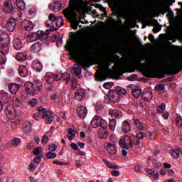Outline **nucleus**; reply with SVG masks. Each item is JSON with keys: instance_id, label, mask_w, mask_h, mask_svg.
I'll list each match as a JSON object with an SVG mask.
<instances>
[{"instance_id": "1", "label": "nucleus", "mask_w": 182, "mask_h": 182, "mask_svg": "<svg viewBox=\"0 0 182 182\" xmlns=\"http://www.w3.org/2000/svg\"><path fill=\"white\" fill-rule=\"evenodd\" d=\"M69 6L63 10V15L65 18L71 21V28L76 30L80 23L76 19V16H77L76 12H78V14H85L86 6L83 4V0H70Z\"/></svg>"}, {"instance_id": "2", "label": "nucleus", "mask_w": 182, "mask_h": 182, "mask_svg": "<svg viewBox=\"0 0 182 182\" xmlns=\"http://www.w3.org/2000/svg\"><path fill=\"white\" fill-rule=\"evenodd\" d=\"M89 48H90V42L87 38L80 41L77 44H76L74 39L70 38L65 46V50H68L71 56H75V55L77 54L86 55L89 53Z\"/></svg>"}, {"instance_id": "3", "label": "nucleus", "mask_w": 182, "mask_h": 182, "mask_svg": "<svg viewBox=\"0 0 182 182\" xmlns=\"http://www.w3.org/2000/svg\"><path fill=\"white\" fill-rule=\"evenodd\" d=\"M110 62L105 61L100 65V71L96 73V79L98 82H103L110 76L112 70L109 68Z\"/></svg>"}, {"instance_id": "4", "label": "nucleus", "mask_w": 182, "mask_h": 182, "mask_svg": "<svg viewBox=\"0 0 182 182\" xmlns=\"http://www.w3.org/2000/svg\"><path fill=\"white\" fill-rule=\"evenodd\" d=\"M33 117L37 121H39V117H42L46 123H52L54 119L53 115L52 114V111H48L43 107H39L38 114H34Z\"/></svg>"}, {"instance_id": "5", "label": "nucleus", "mask_w": 182, "mask_h": 182, "mask_svg": "<svg viewBox=\"0 0 182 182\" xmlns=\"http://www.w3.org/2000/svg\"><path fill=\"white\" fill-rule=\"evenodd\" d=\"M166 2H167L168 4H163L160 5L159 12H160V14H162V15H164V14L168 12L169 16H171V18H173L174 16V13L173 12V10H171V8H170V6H173V4L176 2V0H166Z\"/></svg>"}, {"instance_id": "6", "label": "nucleus", "mask_w": 182, "mask_h": 182, "mask_svg": "<svg viewBox=\"0 0 182 182\" xmlns=\"http://www.w3.org/2000/svg\"><path fill=\"white\" fill-rule=\"evenodd\" d=\"M91 126L94 129H97V127H102V129H107V122L103 119L99 115H95L91 121Z\"/></svg>"}, {"instance_id": "7", "label": "nucleus", "mask_w": 182, "mask_h": 182, "mask_svg": "<svg viewBox=\"0 0 182 182\" xmlns=\"http://www.w3.org/2000/svg\"><path fill=\"white\" fill-rule=\"evenodd\" d=\"M0 42H3L1 44V50L3 53H8L9 52V36L5 32L0 33Z\"/></svg>"}, {"instance_id": "8", "label": "nucleus", "mask_w": 182, "mask_h": 182, "mask_svg": "<svg viewBox=\"0 0 182 182\" xmlns=\"http://www.w3.org/2000/svg\"><path fill=\"white\" fill-rule=\"evenodd\" d=\"M20 18L21 14L11 16V18H9L6 23V28L7 31L9 32H14L16 26V21H19Z\"/></svg>"}, {"instance_id": "9", "label": "nucleus", "mask_w": 182, "mask_h": 182, "mask_svg": "<svg viewBox=\"0 0 182 182\" xmlns=\"http://www.w3.org/2000/svg\"><path fill=\"white\" fill-rule=\"evenodd\" d=\"M119 146L125 150L133 148V137L125 135L124 139H122L119 141Z\"/></svg>"}, {"instance_id": "10", "label": "nucleus", "mask_w": 182, "mask_h": 182, "mask_svg": "<svg viewBox=\"0 0 182 182\" xmlns=\"http://www.w3.org/2000/svg\"><path fill=\"white\" fill-rule=\"evenodd\" d=\"M79 63L82 68H90L93 64V58L90 55H86L80 60Z\"/></svg>"}, {"instance_id": "11", "label": "nucleus", "mask_w": 182, "mask_h": 182, "mask_svg": "<svg viewBox=\"0 0 182 182\" xmlns=\"http://www.w3.org/2000/svg\"><path fill=\"white\" fill-rule=\"evenodd\" d=\"M3 9L4 12H6V14H11V16L14 15H21V11H15V10H14V9L12 8V4H9L8 1H6L4 4Z\"/></svg>"}, {"instance_id": "12", "label": "nucleus", "mask_w": 182, "mask_h": 182, "mask_svg": "<svg viewBox=\"0 0 182 182\" xmlns=\"http://www.w3.org/2000/svg\"><path fill=\"white\" fill-rule=\"evenodd\" d=\"M5 114L9 120H14L16 117V110L11 105H8L5 109Z\"/></svg>"}, {"instance_id": "13", "label": "nucleus", "mask_w": 182, "mask_h": 182, "mask_svg": "<svg viewBox=\"0 0 182 182\" xmlns=\"http://www.w3.org/2000/svg\"><path fill=\"white\" fill-rule=\"evenodd\" d=\"M177 69H182V60H178L168 68V70L171 73V75L178 73V72H177Z\"/></svg>"}, {"instance_id": "14", "label": "nucleus", "mask_w": 182, "mask_h": 182, "mask_svg": "<svg viewBox=\"0 0 182 182\" xmlns=\"http://www.w3.org/2000/svg\"><path fill=\"white\" fill-rule=\"evenodd\" d=\"M24 87L28 95H31V96H35L36 89H35V85H33V83L31 82H27L25 83Z\"/></svg>"}, {"instance_id": "15", "label": "nucleus", "mask_w": 182, "mask_h": 182, "mask_svg": "<svg viewBox=\"0 0 182 182\" xmlns=\"http://www.w3.org/2000/svg\"><path fill=\"white\" fill-rule=\"evenodd\" d=\"M120 96L116 90L111 91L109 92V100L114 103H117L120 102Z\"/></svg>"}, {"instance_id": "16", "label": "nucleus", "mask_w": 182, "mask_h": 182, "mask_svg": "<svg viewBox=\"0 0 182 182\" xmlns=\"http://www.w3.org/2000/svg\"><path fill=\"white\" fill-rule=\"evenodd\" d=\"M77 113L79 117L81 119H85L87 116V108L85 106H80L77 109Z\"/></svg>"}, {"instance_id": "17", "label": "nucleus", "mask_w": 182, "mask_h": 182, "mask_svg": "<svg viewBox=\"0 0 182 182\" xmlns=\"http://www.w3.org/2000/svg\"><path fill=\"white\" fill-rule=\"evenodd\" d=\"M0 100H1L3 103H9V102H11V95H9V93L8 92L1 91Z\"/></svg>"}, {"instance_id": "18", "label": "nucleus", "mask_w": 182, "mask_h": 182, "mask_svg": "<svg viewBox=\"0 0 182 182\" xmlns=\"http://www.w3.org/2000/svg\"><path fill=\"white\" fill-rule=\"evenodd\" d=\"M42 43L36 42L31 46L30 49L33 53H39L42 50Z\"/></svg>"}, {"instance_id": "19", "label": "nucleus", "mask_w": 182, "mask_h": 182, "mask_svg": "<svg viewBox=\"0 0 182 182\" xmlns=\"http://www.w3.org/2000/svg\"><path fill=\"white\" fill-rule=\"evenodd\" d=\"M13 46L16 50H21L23 48V43L21 38H16L13 41Z\"/></svg>"}, {"instance_id": "20", "label": "nucleus", "mask_w": 182, "mask_h": 182, "mask_svg": "<svg viewBox=\"0 0 182 182\" xmlns=\"http://www.w3.org/2000/svg\"><path fill=\"white\" fill-rule=\"evenodd\" d=\"M22 26L25 31L33 30V23L29 20H24L22 22Z\"/></svg>"}, {"instance_id": "21", "label": "nucleus", "mask_w": 182, "mask_h": 182, "mask_svg": "<svg viewBox=\"0 0 182 182\" xmlns=\"http://www.w3.org/2000/svg\"><path fill=\"white\" fill-rule=\"evenodd\" d=\"M19 85L16 83H10L9 85V90L12 95H16V93H18V91L19 90Z\"/></svg>"}, {"instance_id": "22", "label": "nucleus", "mask_w": 182, "mask_h": 182, "mask_svg": "<svg viewBox=\"0 0 182 182\" xmlns=\"http://www.w3.org/2000/svg\"><path fill=\"white\" fill-rule=\"evenodd\" d=\"M85 95H86L85 90L83 89L77 90L75 95L76 100H78V102H80L85 97Z\"/></svg>"}, {"instance_id": "23", "label": "nucleus", "mask_w": 182, "mask_h": 182, "mask_svg": "<svg viewBox=\"0 0 182 182\" xmlns=\"http://www.w3.org/2000/svg\"><path fill=\"white\" fill-rule=\"evenodd\" d=\"M50 9L54 12H59L62 9V4L60 1H55L54 4H50Z\"/></svg>"}, {"instance_id": "24", "label": "nucleus", "mask_w": 182, "mask_h": 182, "mask_svg": "<svg viewBox=\"0 0 182 182\" xmlns=\"http://www.w3.org/2000/svg\"><path fill=\"white\" fill-rule=\"evenodd\" d=\"M23 132L24 133H31L32 132V123L29 121H26L23 124Z\"/></svg>"}, {"instance_id": "25", "label": "nucleus", "mask_w": 182, "mask_h": 182, "mask_svg": "<svg viewBox=\"0 0 182 182\" xmlns=\"http://www.w3.org/2000/svg\"><path fill=\"white\" fill-rule=\"evenodd\" d=\"M28 68L25 65H20L18 68V75L22 77H26L28 76Z\"/></svg>"}, {"instance_id": "26", "label": "nucleus", "mask_w": 182, "mask_h": 182, "mask_svg": "<svg viewBox=\"0 0 182 182\" xmlns=\"http://www.w3.org/2000/svg\"><path fill=\"white\" fill-rule=\"evenodd\" d=\"M111 116L112 117H115V119H120L123 116V114L122 113V111L114 109L112 111L109 112Z\"/></svg>"}, {"instance_id": "27", "label": "nucleus", "mask_w": 182, "mask_h": 182, "mask_svg": "<svg viewBox=\"0 0 182 182\" xmlns=\"http://www.w3.org/2000/svg\"><path fill=\"white\" fill-rule=\"evenodd\" d=\"M32 66L33 68V70H36L37 72H41L43 68L42 63L38 60L33 61Z\"/></svg>"}, {"instance_id": "28", "label": "nucleus", "mask_w": 182, "mask_h": 182, "mask_svg": "<svg viewBox=\"0 0 182 182\" xmlns=\"http://www.w3.org/2000/svg\"><path fill=\"white\" fill-rule=\"evenodd\" d=\"M44 80L46 82L47 85H53V77L52 73H47L44 77Z\"/></svg>"}, {"instance_id": "29", "label": "nucleus", "mask_w": 182, "mask_h": 182, "mask_svg": "<svg viewBox=\"0 0 182 182\" xmlns=\"http://www.w3.org/2000/svg\"><path fill=\"white\" fill-rule=\"evenodd\" d=\"M153 99V93L151 92H144L142 94V100L149 102Z\"/></svg>"}, {"instance_id": "30", "label": "nucleus", "mask_w": 182, "mask_h": 182, "mask_svg": "<svg viewBox=\"0 0 182 182\" xmlns=\"http://www.w3.org/2000/svg\"><path fill=\"white\" fill-rule=\"evenodd\" d=\"M102 161L105 164V166H108L109 168H114V170H119V168L118 165L114 163H110L106 159H103Z\"/></svg>"}, {"instance_id": "31", "label": "nucleus", "mask_w": 182, "mask_h": 182, "mask_svg": "<svg viewBox=\"0 0 182 182\" xmlns=\"http://www.w3.org/2000/svg\"><path fill=\"white\" fill-rule=\"evenodd\" d=\"M117 93H118V95L121 99L126 96L127 91H126V89L122 87H117L116 90Z\"/></svg>"}, {"instance_id": "32", "label": "nucleus", "mask_w": 182, "mask_h": 182, "mask_svg": "<svg viewBox=\"0 0 182 182\" xmlns=\"http://www.w3.org/2000/svg\"><path fill=\"white\" fill-rule=\"evenodd\" d=\"M148 65L150 69H157L160 66V64L156 60H151L148 62Z\"/></svg>"}, {"instance_id": "33", "label": "nucleus", "mask_w": 182, "mask_h": 182, "mask_svg": "<svg viewBox=\"0 0 182 182\" xmlns=\"http://www.w3.org/2000/svg\"><path fill=\"white\" fill-rule=\"evenodd\" d=\"M16 60H18V62H25V60L27 59L26 53H18L16 55Z\"/></svg>"}, {"instance_id": "34", "label": "nucleus", "mask_w": 182, "mask_h": 182, "mask_svg": "<svg viewBox=\"0 0 182 182\" xmlns=\"http://www.w3.org/2000/svg\"><path fill=\"white\" fill-rule=\"evenodd\" d=\"M107 151H108V153H110V154H115L116 146H114V144H111V143L107 144Z\"/></svg>"}, {"instance_id": "35", "label": "nucleus", "mask_w": 182, "mask_h": 182, "mask_svg": "<svg viewBox=\"0 0 182 182\" xmlns=\"http://www.w3.org/2000/svg\"><path fill=\"white\" fill-rule=\"evenodd\" d=\"M122 132L124 133H129L130 132V124L127 121H124L122 122Z\"/></svg>"}, {"instance_id": "36", "label": "nucleus", "mask_w": 182, "mask_h": 182, "mask_svg": "<svg viewBox=\"0 0 182 182\" xmlns=\"http://www.w3.org/2000/svg\"><path fill=\"white\" fill-rule=\"evenodd\" d=\"M34 87L37 92H41L42 90V87H43V85L42 84V82L39 80H37L34 82Z\"/></svg>"}, {"instance_id": "37", "label": "nucleus", "mask_w": 182, "mask_h": 182, "mask_svg": "<svg viewBox=\"0 0 182 182\" xmlns=\"http://www.w3.org/2000/svg\"><path fill=\"white\" fill-rule=\"evenodd\" d=\"M132 93L135 97V99H139L140 97V95H141V90L140 89H132Z\"/></svg>"}, {"instance_id": "38", "label": "nucleus", "mask_w": 182, "mask_h": 182, "mask_svg": "<svg viewBox=\"0 0 182 182\" xmlns=\"http://www.w3.org/2000/svg\"><path fill=\"white\" fill-rule=\"evenodd\" d=\"M61 79H63V80L65 82L66 85H68L70 80V74H69V73L61 74Z\"/></svg>"}, {"instance_id": "39", "label": "nucleus", "mask_w": 182, "mask_h": 182, "mask_svg": "<svg viewBox=\"0 0 182 182\" xmlns=\"http://www.w3.org/2000/svg\"><path fill=\"white\" fill-rule=\"evenodd\" d=\"M74 73L76 76H78V77L80 79L82 76L80 75V73H82V68L79 67V65H74Z\"/></svg>"}, {"instance_id": "40", "label": "nucleus", "mask_w": 182, "mask_h": 182, "mask_svg": "<svg viewBox=\"0 0 182 182\" xmlns=\"http://www.w3.org/2000/svg\"><path fill=\"white\" fill-rule=\"evenodd\" d=\"M55 21V25L58 28H62V26H63V16H60L57 17Z\"/></svg>"}, {"instance_id": "41", "label": "nucleus", "mask_w": 182, "mask_h": 182, "mask_svg": "<svg viewBox=\"0 0 182 182\" xmlns=\"http://www.w3.org/2000/svg\"><path fill=\"white\" fill-rule=\"evenodd\" d=\"M134 123L136 127V129H138L139 130H143L144 129V126L143 125V124L141 123V122H140L139 119H134Z\"/></svg>"}, {"instance_id": "42", "label": "nucleus", "mask_w": 182, "mask_h": 182, "mask_svg": "<svg viewBox=\"0 0 182 182\" xmlns=\"http://www.w3.org/2000/svg\"><path fill=\"white\" fill-rule=\"evenodd\" d=\"M16 4L17 5V7L19 9H21V11H23V9H25V1H23V0H16Z\"/></svg>"}, {"instance_id": "43", "label": "nucleus", "mask_w": 182, "mask_h": 182, "mask_svg": "<svg viewBox=\"0 0 182 182\" xmlns=\"http://www.w3.org/2000/svg\"><path fill=\"white\" fill-rule=\"evenodd\" d=\"M6 53H4V50L0 49V64L6 63V58H5Z\"/></svg>"}, {"instance_id": "44", "label": "nucleus", "mask_w": 182, "mask_h": 182, "mask_svg": "<svg viewBox=\"0 0 182 182\" xmlns=\"http://www.w3.org/2000/svg\"><path fill=\"white\" fill-rule=\"evenodd\" d=\"M68 134L67 136L68 140H73V137L76 136V133L75 132V130L72 129V128L68 129Z\"/></svg>"}, {"instance_id": "45", "label": "nucleus", "mask_w": 182, "mask_h": 182, "mask_svg": "<svg viewBox=\"0 0 182 182\" xmlns=\"http://www.w3.org/2000/svg\"><path fill=\"white\" fill-rule=\"evenodd\" d=\"M116 124H117L116 119H112L109 123V127L110 130H112V132H114V129H116Z\"/></svg>"}, {"instance_id": "46", "label": "nucleus", "mask_w": 182, "mask_h": 182, "mask_svg": "<svg viewBox=\"0 0 182 182\" xmlns=\"http://www.w3.org/2000/svg\"><path fill=\"white\" fill-rule=\"evenodd\" d=\"M171 156L173 157V159H178V157H180V152L178 151V149H173L171 151Z\"/></svg>"}, {"instance_id": "47", "label": "nucleus", "mask_w": 182, "mask_h": 182, "mask_svg": "<svg viewBox=\"0 0 182 182\" xmlns=\"http://www.w3.org/2000/svg\"><path fill=\"white\" fill-rule=\"evenodd\" d=\"M114 73L118 76H123V73H124V70L122 67H118L115 69Z\"/></svg>"}, {"instance_id": "48", "label": "nucleus", "mask_w": 182, "mask_h": 182, "mask_svg": "<svg viewBox=\"0 0 182 182\" xmlns=\"http://www.w3.org/2000/svg\"><path fill=\"white\" fill-rule=\"evenodd\" d=\"M145 136L148 140H154L156 139V134L151 132H146Z\"/></svg>"}, {"instance_id": "49", "label": "nucleus", "mask_w": 182, "mask_h": 182, "mask_svg": "<svg viewBox=\"0 0 182 182\" xmlns=\"http://www.w3.org/2000/svg\"><path fill=\"white\" fill-rule=\"evenodd\" d=\"M164 110H166V105L163 103L156 107V112L158 113H163Z\"/></svg>"}, {"instance_id": "50", "label": "nucleus", "mask_w": 182, "mask_h": 182, "mask_svg": "<svg viewBox=\"0 0 182 182\" xmlns=\"http://www.w3.org/2000/svg\"><path fill=\"white\" fill-rule=\"evenodd\" d=\"M168 39L169 41H172V42H176V37L174 36V33H173V31H171V28L168 29Z\"/></svg>"}, {"instance_id": "51", "label": "nucleus", "mask_w": 182, "mask_h": 182, "mask_svg": "<svg viewBox=\"0 0 182 182\" xmlns=\"http://www.w3.org/2000/svg\"><path fill=\"white\" fill-rule=\"evenodd\" d=\"M175 123L178 127H182V117L181 116L176 117Z\"/></svg>"}, {"instance_id": "52", "label": "nucleus", "mask_w": 182, "mask_h": 182, "mask_svg": "<svg viewBox=\"0 0 182 182\" xmlns=\"http://www.w3.org/2000/svg\"><path fill=\"white\" fill-rule=\"evenodd\" d=\"M42 153V147H36L33 150L34 156H39Z\"/></svg>"}, {"instance_id": "53", "label": "nucleus", "mask_w": 182, "mask_h": 182, "mask_svg": "<svg viewBox=\"0 0 182 182\" xmlns=\"http://www.w3.org/2000/svg\"><path fill=\"white\" fill-rule=\"evenodd\" d=\"M76 87H77V80H76V78H73L71 80V88L73 90H76Z\"/></svg>"}, {"instance_id": "54", "label": "nucleus", "mask_w": 182, "mask_h": 182, "mask_svg": "<svg viewBox=\"0 0 182 182\" xmlns=\"http://www.w3.org/2000/svg\"><path fill=\"white\" fill-rule=\"evenodd\" d=\"M48 147V150L51 152L56 151L58 149V146H56V144H49Z\"/></svg>"}, {"instance_id": "55", "label": "nucleus", "mask_w": 182, "mask_h": 182, "mask_svg": "<svg viewBox=\"0 0 182 182\" xmlns=\"http://www.w3.org/2000/svg\"><path fill=\"white\" fill-rule=\"evenodd\" d=\"M58 156V155L56 154V153L52 152V151L48 152V153L46 154V157H47V159H56V156Z\"/></svg>"}, {"instance_id": "56", "label": "nucleus", "mask_w": 182, "mask_h": 182, "mask_svg": "<svg viewBox=\"0 0 182 182\" xmlns=\"http://www.w3.org/2000/svg\"><path fill=\"white\" fill-rule=\"evenodd\" d=\"M164 84H159L155 86L156 92H161L164 90Z\"/></svg>"}, {"instance_id": "57", "label": "nucleus", "mask_w": 182, "mask_h": 182, "mask_svg": "<svg viewBox=\"0 0 182 182\" xmlns=\"http://www.w3.org/2000/svg\"><path fill=\"white\" fill-rule=\"evenodd\" d=\"M53 79V80H55L56 82L62 79V74H53L52 73Z\"/></svg>"}, {"instance_id": "58", "label": "nucleus", "mask_w": 182, "mask_h": 182, "mask_svg": "<svg viewBox=\"0 0 182 182\" xmlns=\"http://www.w3.org/2000/svg\"><path fill=\"white\" fill-rule=\"evenodd\" d=\"M21 143V139L19 138H15L11 141V146H18Z\"/></svg>"}, {"instance_id": "59", "label": "nucleus", "mask_w": 182, "mask_h": 182, "mask_svg": "<svg viewBox=\"0 0 182 182\" xmlns=\"http://www.w3.org/2000/svg\"><path fill=\"white\" fill-rule=\"evenodd\" d=\"M59 36H60V34L59 33V32H55L50 38V41L52 42H55L56 41V39H58V38H59Z\"/></svg>"}, {"instance_id": "60", "label": "nucleus", "mask_w": 182, "mask_h": 182, "mask_svg": "<svg viewBox=\"0 0 182 182\" xmlns=\"http://www.w3.org/2000/svg\"><path fill=\"white\" fill-rule=\"evenodd\" d=\"M48 19L50 21V22H55L56 19H58V17L53 14H50L48 16Z\"/></svg>"}, {"instance_id": "61", "label": "nucleus", "mask_w": 182, "mask_h": 182, "mask_svg": "<svg viewBox=\"0 0 182 182\" xmlns=\"http://www.w3.org/2000/svg\"><path fill=\"white\" fill-rule=\"evenodd\" d=\"M48 141H49V137L47 135H44L41 139V144H48Z\"/></svg>"}, {"instance_id": "62", "label": "nucleus", "mask_w": 182, "mask_h": 182, "mask_svg": "<svg viewBox=\"0 0 182 182\" xmlns=\"http://www.w3.org/2000/svg\"><path fill=\"white\" fill-rule=\"evenodd\" d=\"M35 35H36L39 39H42L43 36H45V32L43 31H38Z\"/></svg>"}, {"instance_id": "63", "label": "nucleus", "mask_w": 182, "mask_h": 182, "mask_svg": "<svg viewBox=\"0 0 182 182\" xmlns=\"http://www.w3.org/2000/svg\"><path fill=\"white\" fill-rule=\"evenodd\" d=\"M21 105L22 103L21 102V100H19V98H14V106H16V107H19Z\"/></svg>"}, {"instance_id": "64", "label": "nucleus", "mask_w": 182, "mask_h": 182, "mask_svg": "<svg viewBox=\"0 0 182 182\" xmlns=\"http://www.w3.org/2000/svg\"><path fill=\"white\" fill-rule=\"evenodd\" d=\"M114 85V84L113 82H105L103 85V87H105V89H110Z\"/></svg>"}]
</instances>
